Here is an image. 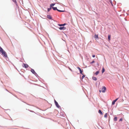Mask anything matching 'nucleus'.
Wrapping results in <instances>:
<instances>
[{
	"mask_svg": "<svg viewBox=\"0 0 129 129\" xmlns=\"http://www.w3.org/2000/svg\"><path fill=\"white\" fill-rule=\"evenodd\" d=\"M107 114L106 113L104 115V117H107Z\"/></svg>",
	"mask_w": 129,
	"mask_h": 129,
	"instance_id": "obj_22",
	"label": "nucleus"
},
{
	"mask_svg": "<svg viewBox=\"0 0 129 129\" xmlns=\"http://www.w3.org/2000/svg\"><path fill=\"white\" fill-rule=\"evenodd\" d=\"M83 75L82 77H81V78L82 79H83L84 77L85 76L83 74Z\"/></svg>",
	"mask_w": 129,
	"mask_h": 129,
	"instance_id": "obj_23",
	"label": "nucleus"
},
{
	"mask_svg": "<svg viewBox=\"0 0 129 129\" xmlns=\"http://www.w3.org/2000/svg\"><path fill=\"white\" fill-rule=\"evenodd\" d=\"M117 117H114V121H117Z\"/></svg>",
	"mask_w": 129,
	"mask_h": 129,
	"instance_id": "obj_18",
	"label": "nucleus"
},
{
	"mask_svg": "<svg viewBox=\"0 0 129 129\" xmlns=\"http://www.w3.org/2000/svg\"><path fill=\"white\" fill-rule=\"evenodd\" d=\"M55 5V4H52L50 5V7H52V6H54Z\"/></svg>",
	"mask_w": 129,
	"mask_h": 129,
	"instance_id": "obj_17",
	"label": "nucleus"
},
{
	"mask_svg": "<svg viewBox=\"0 0 129 129\" xmlns=\"http://www.w3.org/2000/svg\"><path fill=\"white\" fill-rule=\"evenodd\" d=\"M12 1L14 2V3L16 5L17 4V3L16 2V0H12Z\"/></svg>",
	"mask_w": 129,
	"mask_h": 129,
	"instance_id": "obj_16",
	"label": "nucleus"
},
{
	"mask_svg": "<svg viewBox=\"0 0 129 129\" xmlns=\"http://www.w3.org/2000/svg\"><path fill=\"white\" fill-rule=\"evenodd\" d=\"M122 119H123L122 118H121L119 120V121H122Z\"/></svg>",
	"mask_w": 129,
	"mask_h": 129,
	"instance_id": "obj_25",
	"label": "nucleus"
},
{
	"mask_svg": "<svg viewBox=\"0 0 129 129\" xmlns=\"http://www.w3.org/2000/svg\"><path fill=\"white\" fill-rule=\"evenodd\" d=\"M92 79L93 80L96 81L97 80V78L95 77H93Z\"/></svg>",
	"mask_w": 129,
	"mask_h": 129,
	"instance_id": "obj_14",
	"label": "nucleus"
},
{
	"mask_svg": "<svg viewBox=\"0 0 129 129\" xmlns=\"http://www.w3.org/2000/svg\"><path fill=\"white\" fill-rule=\"evenodd\" d=\"M47 17L48 18L50 19H52V17L50 15H47Z\"/></svg>",
	"mask_w": 129,
	"mask_h": 129,
	"instance_id": "obj_10",
	"label": "nucleus"
},
{
	"mask_svg": "<svg viewBox=\"0 0 129 129\" xmlns=\"http://www.w3.org/2000/svg\"><path fill=\"white\" fill-rule=\"evenodd\" d=\"M52 9V8L51 7H50V8H48V12H49V11L51 10Z\"/></svg>",
	"mask_w": 129,
	"mask_h": 129,
	"instance_id": "obj_21",
	"label": "nucleus"
},
{
	"mask_svg": "<svg viewBox=\"0 0 129 129\" xmlns=\"http://www.w3.org/2000/svg\"><path fill=\"white\" fill-rule=\"evenodd\" d=\"M54 102H55V104L56 106L58 108H59L60 107V106L58 105L57 102L55 100H54Z\"/></svg>",
	"mask_w": 129,
	"mask_h": 129,
	"instance_id": "obj_5",
	"label": "nucleus"
},
{
	"mask_svg": "<svg viewBox=\"0 0 129 129\" xmlns=\"http://www.w3.org/2000/svg\"><path fill=\"white\" fill-rule=\"evenodd\" d=\"M77 68L79 70L80 73L82 74V75H83V74L82 73V72H83V70H81V69L79 67H78Z\"/></svg>",
	"mask_w": 129,
	"mask_h": 129,
	"instance_id": "obj_7",
	"label": "nucleus"
},
{
	"mask_svg": "<svg viewBox=\"0 0 129 129\" xmlns=\"http://www.w3.org/2000/svg\"><path fill=\"white\" fill-rule=\"evenodd\" d=\"M92 56L93 57H95V55H92Z\"/></svg>",
	"mask_w": 129,
	"mask_h": 129,
	"instance_id": "obj_26",
	"label": "nucleus"
},
{
	"mask_svg": "<svg viewBox=\"0 0 129 129\" xmlns=\"http://www.w3.org/2000/svg\"><path fill=\"white\" fill-rule=\"evenodd\" d=\"M99 71H97V72H96V73H95V74L96 75H97L99 74Z\"/></svg>",
	"mask_w": 129,
	"mask_h": 129,
	"instance_id": "obj_19",
	"label": "nucleus"
},
{
	"mask_svg": "<svg viewBox=\"0 0 129 129\" xmlns=\"http://www.w3.org/2000/svg\"><path fill=\"white\" fill-rule=\"evenodd\" d=\"M31 72L33 73V74H34L35 75V74H36V73L35 72V71H34V69H31Z\"/></svg>",
	"mask_w": 129,
	"mask_h": 129,
	"instance_id": "obj_9",
	"label": "nucleus"
},
{
	"mask_svg": "<svg viewBox=\"0 0 129 129\" xmlns=\"http://www.w3.org/2000/svg\"><path fill=\"white\" fill-rule=\"evenodd\" d=\"M99 113L102 115L103 114V113L101 110H99Z\"/></svg>",
	"mask_w": 129,
	"mask_h": 129,
	"instance_id": "obj_13",
	"label": "nucleus"
},
{
	"mask_svg": "<svg viewBox=\"0 0 129 129\" xmlns=\"http://www.w3.org/2000/svg\"><path fill=\"white\" fill-rule=\"evenodd\" d=\"M52 8L54 10H57L59 12H64V11L60 10L57 9L56 7H52Z\"/></svg>",
	"mask_w": 129,
	"mask_h": 129,
	"instance_id": "obj_3",
	"label": "nucleus"
},
{
	"mask_svg": "<svg viewBox=\"0 0 129 129\" xmlns=\"http://www.w3.org/2000/svg\"><path fill=\"white\" fill-rule=\"evenodd\" d=\"M111 36L110 35H109L108 37V38L109 40L110 41V40Z\"/></svg>",
	"mask_w": 129,
	"mask_h": 129,
	"instance_id": "obj_15",
	"label": "nucleus"
},
{
	"mask_svg": "<svg viewBox=\"0 0 129 129\" xmlns=\"http://www.w3.org/2000/svg\"><path fill=\"white\" fill-rule=\"evenodd\" d=\"M106 89V88L105 87L103 86L102 87V90H99V91L100 93L101 92V91L103 92H105Z\"/></svg>",
	"mask_w": 129,
	"mask_h": 129,
	"instance_id": "obj_2",
	"label": "nucleus"
},
{
	"mask_svg": "<svg viewBox=\"0 0 129 129\" xmlns=\"http://www.w3.org/2000/svg\"><path fill=\"white\" fill-rule=\"evenodd\" d=\"M105 71V70L104 68H103L102 71V73H103Z\"/></svg>",
	"mask_w": 129,
	"mask_h": 129,
	"instance_id": "obj_20",
	"label": "nucleus"
},
{
	"mask_svg": "<svg viewBox=\"0 0 129 129\" xmlns=\"http://www.w3.org/2000/svg\"><path fill=\"white\" fill-rule=\"evenodd\" d=\"M66 25V23H64V24H58V26H64V25Z\"/></svg>",
	"mask_w": 129,
	"mask_h": 129,
	"instance_id": "obj_12",
	"label": "nucleus"
},
{
	"mask_svg": "<svg viewBox=\"0 0 129 129\" xmlns=\"http://www.w3.org/2000/svg\"><path fill=\"white\" fill-rule=\"evenodd\" d=\"M118 98H117L115 100H114L112 103V105H114L115 104V102L118 100Z\"/></svg>",
	"mask_w": 129,
	"mask_h": 129,
	"instance_id": "obj_6",
	"label": "nucleus"
},
{
	"mask_svg": "<svg viewBox=\"0 0 129 129\" xmlns=\"http://www.w3.org/2000/svg\"><path fill=\"white\" fill-rule=\"evenodd\" d=\"M59 29L60 30H64L66 29V27H59Z\"/></svg>",
	"mask_w": 129,
	"mask_h": 129,
	"instance_id": "obj_8",
	"label": "nucleus"
},
{
	"mask_svg": "<svg viewBox=\"0 0 129 129\" xmlns=\"http://www.w3.org/2000/svg\"><path fill=\"white\" fill-rule=\"evenodd\" d=\"M0 53L2 54L4 57H7V55L6 52L1 47H0Z\"/></svg>",
	"mask_w": 129,
	"mask_h": 129,
	"instance_id": "obj_1",
	"label": "nucleus"
},
{
	"mask_svg": "<svg viewBox=\"0 0 129 129\" xmlns=\"http://www.w3.org/2000/svg\"><path fill=\"white\" fill-rule=\"evenodd\" d=\"M22 66L24 68H27L29 66L27 64L24 63H23V64L22 65Z\"/></svg>",
	"mask_w": 129,
	"mask_h": 129,
	"instance_id": "obj_4",
	"label": "nucleus"
},
{
	"mask_svg": "<svg viewBox=\"0 0 129 129\" xmlns=\"http://www.w3.org/2000/svg\"><path fill=\"white\" fill-rule=\"evenodd\" d=\"M95 62V61H94V60H93V61H92V62H91L90 63L91 64H92V63H94Z\"/></svg>",
	"mask_w": 129,
	"mask_h": 129,
	"instance_id": "obj_24",
	"label": "nucleus"
},
{
	"mask_svg": "<svg viewBox=\"0 0 129 129\" xmlns=\"http://www.w3.org/2000/svg\"><path fill=\"white\" fill-rule=\"evenodd\" d=\"M94 38L95 39H96L98 38V35L95 34L94 35Z\"/></svg>",
	"mask_w": 129,
	"mask_h": 129,
	"instance_id": "obj_11",
	"label": "nucleus"
}]
</instances>
